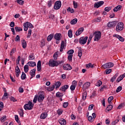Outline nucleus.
<instances>
[{"label": "nucleus", "mask_w": 125, "mask_h": 125, "mask_svg": "<svg viewBox=\"0 0 125 125\" xmlns=\"http://www.w3.org/2000/svg\"><path fill=\"white\" fill-rule=\"evenodd\" d=\"M62 63V62H60L59 61H54L51 59L49 62V66H50V67H57L59 64Z\"/></svg>", "instance_id": "obj_1"}, {"label": "nucleus", "mask_w": 125, "mask_h": 125, "mask_svg": "<svg viewBox=\"0 0 125 125\" xmlns=\"http://www.w3.org/2000/svg\"><path fill=\"white\" fill-rule=\"evenodd\" d=\"M93 35L95 36L94 41L95 42H98L101 39V32L100 31H95L93 33Z\"/></svg>", "instance_id": "obj_2"}, {"label": "nucleus", "mask_w": 125, "mask_h": 125, "mask_svg": "<svg viewBox=\"0 0 125 125\" xmlns=\"http://www.w3.org/2000/svg\"><path fill=\"white\" fill-rule=\"evenodd\" d=\"M34 107V104L31 101H29L27 104L24 105V110H32Z\"/></svg>", "instance_id": "obj_3"}, {"label": "nucleus", "mask_w": 125, "mask_h": 125, "mask_svg": "<svg viewBox=\"0 0 125 125\" xmlns=\"http://www.w3.org/2000/svg\"><path fill=\"white\" fill-rule=\"evenodd\" d=\"M87 40H88V37H82L79 39V43L81 45H84L86 43Z\"/></svg>", "instance_id": "obj_4"}, {"label": "nucleus", "mask_w": 125, "mask_h": 125, "mask_svg": "<svg viewBox=\"0 0 125 125\" xmlns=\"http://www.w3.org/2000/svg\"><path fill=\"white\" fill-rule=\"evenodd\" d=\"M112 67H114V63L111 62H107L102 66V68L103 69H108V68H112Z\"/></svg>", "instance_id": "obj_5"}, {"label": "nucleus", "mask_w": 125, "mask_h": 125, "mask_svg": "<svg viewBox=\"0 0 125 125\" xmlns=\"http://www.w3.org/2000/svg\"><path fill=\"white\" fill-rule=\"evenodd\" d=\"M124 30V23L120 22H119L116 26V31L117 32H121Z\"/></svg>", "instance_id": "obj_6"}, {"label": "nucleus", "mask_w": 125, "mask_h": 125, "mask_svg": "<svg viewBox=\"0 0 125 125\" xmlns=\"http://www.w3.org/2000/svg\"><path fill=\"white\" fill-rule=\"evenodd\" d=\"M61 5H62V4L61 3V1L59 0L55 2L54 5V8L56 10H57L58 9H60L61 8Z\"/></svg>", "instance_id": "obj_7"}, {"label": "nucleus", "mask_w": 125, "mask_h": 125, "mask_svg": "<svg viewBox=\"0 0 125 125\" xmlns=\"http://www.w3.org/2000/svg\"><path fill=\"white\" fill-rule=\"evenodd\" d=\"M77 81H74L72 83V84L70 86V90H71V93H74V90L76 88V86H77Z\"/></svg>", "instance_id": "obj_8"}, {"label": "nucleus", "mask_w": 125, "mask_h": 125, "mask_svg": "<svg viewBox=\"0 0 125 125\" xmlns=\"http://www.w3.org/2000/svg\"><path fill=\"white\" fill-rule=\"evenodd\" d=\"M117 23L118 22L117 21L109 22L107 23V27H108V28H113L114 27H116V25H117Z\"/></svg>", "instance_id": "obj_9"}, {"label": "nucleus", "mask_w": 125, "mask_h": 125, "mask_svg": "<svg viewBox=\"0 0 125 125\" xmlns=\"http://www.w3.org/2000/svg\"><path fill=\"white\" fill-rule=\"evenodd\" d=\"M104 4V1H100L97 2H96L94 4V7L96 8H99L100 6H102Z\"/></svg>", "instance_id": "obj_10"}, {"label": "nucleus", "mask_w": 125, "mask_h": 125, "mask_svg": "<svg viewBox=\"0 0 125 125\" xmlns=\"http://www.w3.org/2000/svg\"><path fill=\"white\" fill-rule=\"evenodd\" d=\"M38 102H42L43 100H44V95L43 94H40L39 96H38Z\"/></svg>", "instance_id": "obj_11"}, {"label": "nucleus", "mask_w": 125, "mask_h": 125, "mask_svg": "<svg viewBox=\"0 0 125 125\" xmlns=\"http://www.w3.org/2000/svg\"><path fill=\"white\" fill-rule=\"evenodd\" d=\"M84 30V28L83 27H81L80 28H79L78 31H77L75 33L76 36H80L83 32Z\"/></svg>", "instance_id": "obj_12"}, {"label": "nucleus", "mask_w": 125, "mask_h": 125, "mask_svg": "<svg viewBox=\"0 0 125 125\" xmlns=\"http://www.w3.org/2000/svg\"><path fill=\"white\" fill-rule=\"evenodd\" d=\"M15 72H16V76L18 78L19 77V75L21 73V71L20 70V68L18 66L16 67L15 69Z\"/></svg>", "instance_id": "obj_13"}, {"label": "nucleus", "mask_w": 125, "mask_h": 125, "mask_svg": "<svg viewBox=\"0 0 125 125\" xmlns=\"http://www.w3.org/2000/svg\"><path fill=\"white\" fill-rule=\"evenodd\" d=\"M36 71H37V69H36V68L32 69L30 71V75L31 76L30 79H33V77H35L36 76Z\"/></svg>", "instance_id": "obj_14"}, {"label": "nucleus", "mask_w": 125, "mask_h": 125, "mask_svg": "<svg viewBox=\"0 0 125 125\" xmlns=\"http://www.w3.org/2000/svg\"><path fill=\"white\" fill-rule=\"evenodd\" d=\"M62 37V35L61 33H56L54 38L56 40V41H60L61 40V37Z\"/></svg>", "instance_id": "obj_15"}, {"label": "nucleus", "mask_w": 125, "mask_h": 125, "mask_svg": "<svg viewBox=\"0 0 125 125\" xmlns=\"http://www.w3.org/2000/svg\"><path fill=\"white\" fill-rule=\"evenodd\" d=\"M68 88H69V85L65 84L63 86H62L60 88V90H61L62 91H63L64 92H65V91H66V89H68Z\"/></svg>", "instance_id": "obj_16"}, {"label": "nucleus", "mask_w": 125, "mask_h": 125, "mask_svg": "<svg viewBox=\"0 0 125 125\" xmlns=\"http://www.w3.org/2000/svg\"><path fill=\"white\" fill-rule=\"evenodd\" d=\"M63 70H71L72 69V66L70 65V64H64L63 66Z\"/></svg>", "instance_id": "obj_17"}, {"label": "nucleus", "mask_w": 125, "mask_h": 125, "mask_svg": "<svg viewBox=\"0 0 125 125\" xmlns=\"http://www.w3.org/2000/svg\"><path fill=\"white\" fill-rule=\"evenodd\" d=\"M90 86V83L89 82H87L85 83L83 86V89L84 90L87 89L88 87Z\"/></svg>", "instance_id": "obj_18"}, {"label": "nucleus", "mask_w": 125, "mask_h": 125, "mask_svg": "<svg viewBox=\"0 0 125 125\" xmlns=\"http://www.w3.org/2000/svg\"><path fill=\"white\" fill-rule=\"evenodd\" d=\"M41 70H42V62L39 61L37 63V71L38 72H41Z\"/></svg>", "instance_id": "obj_19"}, {"label": "nucleus", "mask_w": 125, "mask_h": 125, "mask_svg": "<svg viewBox=\"0 0 125 125\" xmlns=\"http://www.w3.org/2000/svg\"><path fill=\"white\" fill-rule=\"evenodd\" d=\"M64 47H65V42H64V41H62L61 44L60 49V51L61 52H62V51H63V50L64 49Z\"/></svg>", "instance_id": "obj_20"}, {"label": "nucleus", "mask_w": 125, "mask_h": 125, "mask_svg": "<svg viewBox=\"0 0 125 125\" xmlns=\"http://www.w3.org/2000/svg\"><path fill=\"white\" fill-rule=\"evenodd\" d=\"M47 113L46 112L42 113L40 116V119L42 120H44L45 118L47 117Z\"/></svg>", "instance_id": "obj_21"}, {"label": "nucleus", "mask_w": 125, "mask_h": 125, "mask_svg": "<svg viewBox=\"0 0 125 125\" xmlns=\"http://www.w3.org/2000/svg\"><path fill=\"white\" fill-rule=\"evenodd\" d=\"M121 9H122V5H119L113 9V11L114 12H117V11L121 10Z\"/></svg>", "instance_id": "obj_22"}, {"label": "nucleus", "mask_w": 125, "mask_h": 125, "mask_svg": "<svg viewBox=\"0 0 125 125\" xmlns=\"http://www.w3.org/2000/svg\"><path fill=\"white\" fill-rule=\"evenodd\" d=\"M55 88V85L53 84L52 86H49L47 88V90L48 91H52Z\"/></svg>", "instance_id": "obj_23"}, {"label": "nucleus", "mask_w": 125, "mask_h": 125, "mask_svg": "<svg viewBox=\"0 0 125 125\" xmlns=\"http://www.w3.org/2000/svg\"><path fill=\"white\" fill-rule=\"evenodd\" d=\"M28 65H29V66L30 67H35V66H37V64H36V62H29L27 63Z\"/></svg>", "instance_id": "obj_24"}, {"label": "nucleus", "mask_w": 125, "mask_h": 125, "mask_svg": "<svg viewBox=\"0 0 125 125\" xmlns=\"http://www.w3.org/2000/svg\"><path fill=\"white\" fill-rule=\"evenodd\" d=\"M118 76H119V73H117L111 79L110 82H111V83H114V82L116 81V79L118 78Z\"/></svg>", "instance_id": "obj_25"}, {"label": "nucleus", "mask_w": 125, "mask_h": 125, "mask_svg": "<svg viewBox=\"0 0 125 125\" xmlns=\"http://www.w3.org/2000/svg\"><path fill=\"white\" fill-rule=\"evenodd\" d=\"M59 123L61 125H66V120L64 119H61L59 120Z\"/></svg>", "instance_id": "obj_26"}, {"label": "nucleus", "mask_w": 125, "mask_h": 125, "mask_svg": "<svg viewBox=\"0 0 125 125\" xmlns=\"http://www.w3.org/2000/svg\"><path fill=\"white\" fill-rule=\"evenodd\" d=\"M21 44L22 47L23 48H26V47H27V42H26V41H25V40L21 41Z\"/></svg>", "instance_id": "obj_27"}, {"label": "nucleus", "mask_w": 125, "mask_h": 125, "mask_svg": "<svg viewBox=\"0 0 125 125\" xmlns=\"http://www.w3.org/2000/svg\"><path fill=\"white\" fill-rule=\"evenodd\" d=\"M53 37H54L53 34H51L50 35H49L47 38V40L48 42H50V41L53 39Z\"/></svg>", "instance_id": "obj_28"}, {"label": "nucleus", "mask_w": 125, "mask_h": 125, "mask_svg": "<svg viewBox=\"0 0 125 125\" xmlns=\"http://www.w3.org/2000/svg\"><path fill=\"white\" fill-rule=\"evenodd\" d=\"M78 56L80 57V59L82 58V55H83V53L82 52V47H80L78 52Z\"/></svg>", "instance_id": "obj_29"}, {"label": "nucleus", "mask_w": 125, "mask_h": 125, "mask_svg": "<svg viewBox=\"0 0 125 125\" xmlns=\"http://www.w3.org/2000/svg\"><path fill=\"white\" fill-rule=\"evenodd\" d=\"M19 114L21 117V118H23L24 117V110H23V109H21L19 110Z\"/></svg>", "instance_id": "obj_30"}, {"label": "nucleus", "mask_w": 125, "mask_h": 125, "mask_svg": "<svg viewBox=\"0 0 125 125\" xmlns=\"http://www.w3.org/2000/svg\"><path fill=\"white\" fill-rule=\"evenodd\" d=\"M77 22H78V19H74L71 20V21H70V24H71V25H75V24H77Z\"/></svg>", "instance_id": "obj_31"}, {"label": "nucleus", "mask_w": 125, "mask_h": 125, "mask_svg": "<svg viewBox=\"0 0 125 125\" xmlns=\"http://www.w3.org/2000/svg\"><path fill=\"white\" fill-rule=\"evenodd\" d=\"M25 24H26L27 27L29 28V29H32L33 27V24H32V23H31L29 22H25Z\"/></svg>", "instance_id": "obj_32"}, {"label": "nucleus", "mask_w": 125, "mask_h": 125, "mask_svg": "<svg viewBox=\"0 0 125 125\" xmlns=\"http://www.w3.org/2000/svg\"><path fill=\"white\" fill-rule=\"evenodd\" d=\"M54 84L55 85V86L56 85V88H59V87H60V85H61V82H57L55 84Z\"/></svg>", "instance_id": "obj_33"}, {"label": "nucleus", "mask_w": 125, "mask_h": 125, "mask_svg": "<svg viewBox=\"0 0 125 125\" xmlns=\"http://www.w3.org/2000/svg\"><path fill=\"white\" fill-rule=\"evenodd\" d=\"M29 60H34L35 59V56H34V54H31L28 57Z\"/></svg>", "instance_id": "obj_34"}, {"label": "nucleus", "mask_w": 125, "mask_h": 125, "mask_svg": "<svg viewBox=\"0 0 125 125\" xmlns=\"http://www.w3.org/2000/svg\"><path fill=\"white\" fill-rule=\"evenodd\" d=\"M24 71L25 73H28V71H29V65H24Z\"/></svg>", "instance_id": "obj_35"}, {"label": "nucleus", "mask_w": 125, "mask_h": 125, "mask_svg": "<svg viewBox=\"0 0 125 125\" xmlns=\"http://www.w3.org/2000/svg\"><path fill=\"white\" fill-rule=\"evenodd\" d=\"M15 52H16V49L13 48L10 52V56H12V55H13V53H15Z\"/></svg>", "instance_id": "obj_36"}, {"label": "nucleus", "mask_w": 125, "mask_h": 125, "mask_svg": "<svg viewBox=\"0 0 125 125\" xmlns=\"http://www.w3.org/2000/svg\"><path fill=\"white\" fill-rule=\"evenodd\" d=\"M68 36L69 38H72L73 37V33L72 30H69L68 32Z\"/></svg>", "instance_id": "obj_37"}, {"label": "nucleus", "mask_w": 125, "mask_h": 125, "mask_svg": "<svg viewBox=\"0 0 125 125\" xmlns=\"http://www.w3.org/2000/svg\"><path fill=\"white\" fill-rule=\"evenodd\" d=\"M15 30L16 32H20V31H23V29H22L21 27H15Z\"/></svg>", "instance_id": "obj_38"}, {"label": "nucleus", "mask_w": 125, "mask_h": 125, "mask_svg": "<svg viewBox=\"0 0 125 125\" xmlns=\"http://www.w3.org/2000/svg\"><path fill=\"white\" fill-rule=\"evenodd\" d=\"M111 9H112V6L106 7L104 8L105 11H106L107 12H109V11L111 10Z\"/></svg>", "instance_id": "obj_39"}, {"label": "nucleus", "mask_w": 125, "mask_h": 125, "mask_svg": "<svg viewBox=\"0 0 125 125\" xmlns=\"http://www.w3.org/2000/svg\"><path fill=\"white\" fill-rule=\"evenodd\" d=\"M33 101V103H34L35 104L37 103V101H38V95H36L35 96Z\"/></svg>", "instance_id": "obj_40"}, {"label": "nucleus", "mask_w": 125, "mask_h": 125, "mask_svg": "<svg viewBox=\"0 0 125 125\" xmlns=\"http://www.w3.org/2000/svg\"><path fill=\"white\" fill-rule=\"evenodd\" d=\"M21 79V80H25V79H26V74H25V73H24V72H22Z\"/></svg>", "instance_id": "obj_41"}, {"label": "nucleus", "mask_w": 125, "mask_h": 125, "mask_svg": "<svg viewBox=\"0 0 125 125\" xmlns=\"http://www.w3.org/2000/svg\"><path fill=\"white\" fill-rule=\"evenodd\" d=\"M73 53H74V50L71 49L67 51V54L68 55H73Z\"/></svg>", "instance_id": "obj_42"}, {"label": "nucleus", "mask_w": 125, "mask_h": 125, "mask_svg": "<svg viewBox=\"0 0 125 125\" xmlns=\"http://www.w3.org/2000/svg\"><path fill=\"white\" fill-rule=\"evenodd\" d=\"M9 99L10 101H12V102H16V101H17V100H16V99L13 97H10Z\"/></svg>", "instance_id": "obj_43"}, {"label": "nucleus", "mask_w": 125, "mask_h": 125, "mask_svg": "<svg viewBox=\"0 0 125 125\" xmlns=\"http://www.w3.org/2000/svg\"><path fill=\"white\" fill-rule=\"evenodd\" d=\"M118 123H119V120H116L114 121H113L110 125H116Z\"/></svg>", "instance_id": "obj_44"}, {"label": "nucleus", "mask_w": 125, "mask_h": 125, "mask_svg": "<svg viewBox=\"0 0 125 125\" xmlns=\"http://www.w3.org/2000/svg\"><path fill=\"white\" fill-rule=\"evenodd\" d=\"M67 11L68 12H71V13H74V9L71 8L70 7H69L67 9Z\"/></svg>", "instance_id": "obj_45"}, {"label": "nucleus", "mask_w": 125, "mask_h": 125, "mask_svg": "<svg viewBox=\"0 0 125 125\" xmlns=\"http://www.w3.org/2000/svg\"><path fill=\"white\" fill-rule=\"evenodd\" d=\"M6 120V116H4L0 118V121L2 123H3V122H5Z\"/></svg>", "instance_id": "obj_46"}, {"label": "nucleus", "mask_w": 125, "mask_h": 125, "mask_svg": "<svg viewBox=\"0 0 125 125\" xmlns=\"http://www.w3.org/2000/svg\"><path fill=\"white\" fill-rule=\"evenodd\" d=\"M112 109H113V105H109L107 106V111H111V110H112Z\"/></svg>", "instance_id": "obj_47"}, {"label": "nucleus", "mask_w": 125, "mask_h": 125, "mask_svg": "<svg viewBox=\"0 0 125 125\" xmlns=\"http://www.w3.org/2000/svg\"><path fill=\"white\" fill-rule=\"evenodd\" d=\"M67 59L68 61H72L73 59V55H68Z\"/></svg>", "instance_id": "obj_48"}, {"label": "nucleus", "mask_w": 125, "mask_h": 125, "mask_svg": "<svg viewBox=\"0 0 125 125\" xmlns=\"http://www.w3.org/2000/svg\"><path fill=\"white\" fill-rule=\"evenodd\" d=\"M102 84V82L101 81H98L96 83V86H100Z\"/></svg>", "instance_id": "obj_49"}, {"label": "nucleus", "mask_w": 125, "mask_h": 125, "mask_svg": "<svg viewBox=\"0 0 125 125\" xmlns=\"http://www.w3.org/2000/svg\"><path fill=\"white\" fill-rule=\"evenodd\" d=\"M105 74L106 75H108V74H110V73H111V72H112V69H107L105 70Z\"/></svg>", "instance_id": "obj_50"}, {"label": "nucleus", "mask_w": 125, "mask_h": 125, "mask_svg": "<svg viewBox=\"0 0 125 125\" xmlns=\"http://www.w3.org/2000/svg\"><path fill=\"white\" fill-rule=\"evenodd\" d=\"M28 26H27V25L25 24V23H23V28H24V31L25 32L28 31Z\"/></svg>", "instance_id": "obj_51"}, {"label": "nucleus", "mask_w": 125, "mask_h": 125, "mask_svg": "<svg viewBox=\"0 0 125 125\" xmlns=\"http://www.w3.org/2000/svg\"><path fill=\"white\" fill-rule=\"evenodd\" d=\"M7 98H8V94H4L2 99V100H5V99H7Z\"/></svg>", "instance_id": "obj_52"}, {"label": "nucleus", "mask_w": 125, "mask_h": 125, "mask_svg": "<svg viewBox=\"0 0 125 125\" xmlns=\"http://www.w3.org/2000/svg\"><path fill=\"white\" fill-rule=\"evenodd\" d=\"M57 57H58V55L57 53H55L53 55V58L54 60H57Z\"/></svg>", "instance_id": "obj_53"}, {"label": "nucleus", "mask_w": 125, "mask_h": 125, "mask_svg": "<svg viewBox=\"0 0 125 125\" xmlns=\"http://www.w3.org/2000/svg\"><path fill=\"white\" fill-rule=\"evenodd\" d=\"M17 2H18V3L21 5H22L24 4V1L22 0H17Z\"/></svg>", "instance_id": "obj_54"}, {"label": "nucleus", "mask_w": 125, "mask_h": 125, "mask_svg": "<svg viewBox=\"0 0 125 125\" xmlns=\"http://www.w3.org/2000/svg\"><path fill=\"white\" fill-rule=\"evenodd\" d=\"M93 107H94V104H90V105H89V107H88L89 111H91V110H92V109H93Z\"/></svg>", "instance_id": "obj_55"}, {"label": "nucleus", "mask_w": 125, "mask_h": 125, "mask_svg": "<svg viewBox=\"0 0 125 125\" xmlns=\"http://www.w3.org/2000/svg\"><path fill=\"white\" fill-rule=\"evenodd\" d=\"M114 99V97L113 96H110L108 99V103H110L111 102L112 100Z\"/></svg>", "instance_id": "obj_56"}, {"label": "nucleus", "mask_w": 125, "mask_h": 125, "mask_svg": "<svg viewBox=\"0 0 125 125\" xmlns=\"http://www.w3.org/2000/svg\"><path fill=\"white\" fill-rule=\"evenodd\" d=\"M10 78L13 83L16 82L15 78H13V77L11 76V74H10Z\"/></svg>", "instance_id": "obj_57"}, {"label": "nucleus", "mask_w": 125, "mask_h": 125, "mask_svg": "<svg viewBox=\"0 0 125 125\" xmlns=\"http://www.w3.org/2000/svg\"><path fill=\"white\" fill-rule=\"evenodd\" d=\"M48 7H50L51 5H52V1L51 0L48 1Z\"/></svg>", "instance_id": "obj_58"}, {"label": "nucleus", "mask_w": 125, "mask_h": 125, "mask_svg": "<svg viewBox=\"0 0 125 125\" xmlns=\"http://www.w3.org/2000/svg\"><path fill=\"white\" fill-rule=\"evenodd\" d=\"M45 45V42H44V41L42 40L41 41V47H43V46H44Z\"/></svg>", "instance_id": "obj_59"}, {"label": "nucleus", "mask_w": 125, "mask_h": 125, "mask_svg": "<svg viewBox=\"0 0 125 125\" xmlns=\"http://www.w3.org/2000/svg\"><path fill=\"white\" fill-rule=\"evenodd\" d=\"M88 120L89 121V122H93V121H94V119H93V118H92V116H89L88 117Z\"/></svg>", "instance_id": "obj_60"}, {"label": "nucleus", "mask_w": 125, "mask_h": 125, "mask_svg": "<svg viewBox=\"0 0 125 125\" xmlns=\"http://www.w3.org/2000/svg\"><path fill=\"white\" fill-rule=\"evenodd\" d=\"M123 87L121 86H119L116 89V92H120Z\"/></svg>", "instance_id": "obj_61"}, {"label": "nucleus", "mask_w": 125, "mask_h": 125, "mask_svg": "<svg viewBox=\"0 0 125 125\" xmlns=\"http://www.w3.org/2000/svg\"><path fill=\"white\" fill-rule=\"evenodd\" d=\"M49 18L54 20L55 18V16H54V15H52L51 14L49 16Z\"/></svg>", "instance_id": "obj_62"}, {"label": "nucleus", "mask_w": 125, "mask_h": 125, "mask_svg": "<svg viewBox=\"0 0 125 125\" xmlns=\"http://www.w3.org/2000/svg\"><path fill=\"white\" fill-rule=\"evenodd\" d=\"M14 26H15V23L14 22V21L11 22L10 23V26L13 28V27H14Z\"/></svg>", "instance_id": "obj_63"}, {"label": "nucleus", "mask_w": 125, "mask_h": 125, "mask_svg": "<svg viewBox=\"0 0 125 125\" xmlns=\"http://www.w3.org/2000/svg\"><path fill=\"white\" fill-rule=\"evenodd\" d=\"M15 41L16 42H20V37L19 35H17Z\"/></svg>", "instance_id": "obj_64"}]
</instances>
